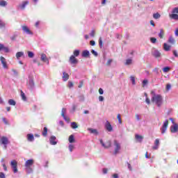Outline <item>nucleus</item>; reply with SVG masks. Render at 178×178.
Instances as JSON below:
<instances>
[{
    "label": "nucleus",
    "mask_w": 178,
    "mask_h": 178,
    "mask_svg": "<svg viewBox=\"0 0 178 178\" xmlns=\"http://www.w3.org/2000/svg\"><path fill=\"white\" fill-rule=\"evenodd\" d=\"M105 99L104 98V96H99V101L100 102H103V101Z\"/></svg>",
    "instance_id": "obj_58"
},
{
    "label": "nucleus",
    "mask_w": 178,
    "mask_h": 178,
    "mask_svg": "<svg viewBox=\"0 0 178 178\" xmlns=\"http://www.w3.org/2000/svg\"><path fill=\"white\" fill-rule=\"evenodd\" d=\"M0 141L3 145H4V149L8 148V144H10L9 139L6 136H2L0 139Z\"/></svg>",
    "instance_id": "obj_4"
},
{
    "label": "nucleus",
    "mask_w": 178,
    "mask_h": 178,
    "mask_svg": "<svg viewBox=\"0 0 178 178\" xmlns=\"http://www.w3.org/2000/svg\"><path fill=\"white\" fill-rule=\"evenodd\" d=\"M74 55L71 56L70 57L69 62L71 63V65H77L79 63V60L76 58V57L79 56L80 55V50H74L73 52Z\"/></svg>",
    "instance_id": "obj_2"
},
{
    "label": "nucleus",
    "mask_w": 178,
    "mask_h": 178,
    "mask_svg": "<svg viewBox=\"0 0 178 178\" xmlns=\"http://www.w3.org/2000/svg\"><path fill=\"white\" fill-rule=\"evenodd\" d=\"M34 165V160L33 159H29L27 160L25 163V168H31Z\"/></svg>",
    "instance_id": "obj_11"
},
{
    "label": "nucleus",
    "mask_w": 178,
    "mask_h": 178,
    "mask_svg": "<svg viewBox=\"0 0 178 178\" xmlns=\"http://www.w3.org/2000/svg\"><path fill=\"white\" fill-rule=\"evenodd\" d=\"M150 41L152 44H155L156 42V38H150Z\"/></svg>",
    "instance_id": "obj_49"
},
{
    "label": "nucleus",
    "mask_w": 178,
    "mask_h": 178,
    "mask_svg": "<svg viewBox=\"0 0 178 178\" xmlns=\"http://www.w3.org/2000/svg\"><path fill=\"white\" fill-rule=\"evenodd\" d=\"M113 178H119V175H118V174H114V175H113Z\"/></svg>",
    "instance_id": "obj_64"
},
{
    "label": "nucleus",
    "mask_w": 178,
    "mask_h": 178,
    "mask_svg": "<svg viewBox=\"0 0 178 178\" xmlns=\"http://www.w3.org/2000/svg\"><path fill=\"white\" fill-rule=\"evenodd\" d=\"M0 178H6V177H5V173H3V172H0Z\"/></svg>",
    "instance_id": "obj_61"
},
{
    "label": "nucleus",
    "mask_w": 178,
    "mask_h": 178,
    "mask_svg": "<svg viewBox=\"0 0 178 178\" xmlns=\"http://www.w3.org/2000/svg\"><path fill=\"white\" fill-rule=\"evenodd\" d=\"M49 141L51 145H56V144H58V141H56V137L54 136L50 137Z\"/></svg>",
    "instance_id": "obj_14"
},
{
    "label": "nucleus",
    "mask_w": 178,
    "mask_h": 178,
    "mask_svg": "<svg viewBox=\"0 0 178 178\" xmlns=\"http://www.w3.org/2000/svg\"><path fill=\"white\" fill-rule=\"evenodd\" d=\"M2 120L3 122V123H5L6 124H9V122H8V120H6V118H3Z\"/></svg>",
    "instance_id": "obj_56"
},
{
    "label": "nucleus",
    "mask_w": 178,
    "mask_h": 178,
    "mask_svg": "<svg viewBox=\"0 0 178 178\" xmlns=\"http://www.w3.org/2000/svg\"><path fill=\"white\" fill-rule=\"evenodd\" d=\"M26 5H29V1H24L22 4L20 6L21 9H24Z\"/></svg>",
    "instance_id": "obj_34"
},
{
    "label": "nucleus",
    "mask_w": 178,
    "mask_h": 178,
    "mask_svg": "<svg viewBox=\"0 0 178 178\" xmlns=\"http://www.w3.org/2000/svg\"><path fill=\"white\" fill-rule=\"evenodd\" d=\"M67 87H68L69 88H73V87H74L73 82H72V81H68Z\"/></svg>",
    "instance_id": "obj_44"
},
{
    "label": "nucleus",
    "mask_w": 178,
    "mask_h": 178,
    "mask_svg": "<svg viewBox=\"0 0 178 178\" xmlns=\"http://www.w3.org/2000/svg\"><path fill=\"white\" fill-rule=\"evenodd\" d=\"M131 63H133V60L129 58L126 60L125 65L129 66V65H131Z\"/></svg>",
    "instance_id": "obj_39"
},
{
    "label": "nucleus",
    "mask_w": 178,
    "mask_h": 178,
    "mask_svg": "<svg viewBox=\"0 0 178 178\" xmlns=\"http://www.w3.org/2000/svg\"><path fill=\"white\" fill-rule=\"evenodd\" d=\"M42 135L43 137H47V136H48V128H47V127L44 128Z\"/></svg>",
    "instance_id": "obj_26"
},
{
    "label": "nucleus",
    "mask_w": 178,
    "mask_h": 178,
    "mask_svg": "<svg viewBox=\"0 0 178 178\" xmlns=\"http://www.w3.org/2000/svg\"><path fill=\"white\" fill-rule=\"evenodd\" d=\"M24 55V52L18 51L16 54V58H17V59H20V58H22V56H23Z\"/></svg>",
    "instance_id": "obj_25"
},
{
    "label": "nucleus",
    "mask_w": 178,
    "mask_h": 178,
    "mask_svg": "<svg viewBox=\"0 0 178 178\" xmlns=\"http://www.w3.org/2000/svg\"><path fill=\"white\" fill-rule=\"evenodd\" d=\"M10 166L13 169V173H17V161H16V160L11 161Z\"/></svg>",
    "instance_id": "obj_7"
},
{
    "label": "nucleus",
    "mask_w": 178,
    "mask_h": 178,
    "mask_svg": "<svg viewBox=\"0 0 178 178\" xmlns=\"http://www.w3.org/2000/svg\"><path fill=\"white\" fill-rule=\"evenodd\" d=\"M99 93L100 94V95H102V94H104V90L100 88L99 89Z\"/></svg>",
    "instance_id": "obj_60"
},
{
    "label": "nucleus",
    "mask_w": 178,
    "mask_h": 178,
    "mask_svg": "<svg viewBox=\"0 0 178 178\" xmlns=\"http://www.w3.org/2000/svg\"><path fill=\"white\" fill-rule=\"evenodd\" d=\"M40 60H42V62L47 63V65H49V60H48V58H47V55L45 54H41Z\"/></svg>",
    "instance_id": "obj_10"
},
{
    "label": "nucleus",
    "mask_w": 178,
    "mask_h": 178,
    "mask_svg": "<svg viewBox=\"0 0 178 178\" xmlns=\"http://www.w3.org/2000/svg\"><path fill=\"white\" fill-rule=\"evenodd\" d=\"M90 37H95V31L92 30L90 33Z\"/></svg>",
    "instance_id": "obj_53"
},
{
    "label": "nucleus",
    "mask_w": 178,
    "mask_h": 178,
    "mask_svg": "<svg viewBox=\"0 0 178 178\" xmlns=\"http://www.w3.org/2000/svg\"><path fill=\"white\" fill-rule=\"evenodd\" d=\"M63 81H67L69 80V74L63 72Z\"/></svg>",
    "instance_id": "obj_19"
},
{
    "label": "nucleus",
    "mask_w": 178,
    "mask_h": 178,
    "mask_svg": "<svg viewBox=\"0 0 178 178\" xmlns=\"http://www.w3.org/2000/svg\"><path fill=\"white\" fill-rule=\"evenodd\" d=\"M88 130L92 134H96V136L98 134V131H97V129H94L92 128H88Z\"/></svg>",
    "instance_id": "obj_24"
},
{
    "label": "nucleus",
    "mask_w": 178,
    "mask_h": 178,
    "mask_svg": "<svg viewBox=\"0 0 178 178\" xmlns=\"http://www.w3.org/2000/svg\"><path fill=\"white\" fill-rule=\"evenodd\" d=\"M173 55H174L176 58H178L177 51L174 50V51H173Z\"/></svg>",
    "instance_id": "obj_59"
},
{
    "label": "nucleus",
    "mask_w": 178,
    "mask_h": 178,
    "mask_svg": "<svg viewBox=\"0 0 178 178\" xmlns=\"http://www.w3.org/2000/svg\"><path fill=\"white\" fill-rule=\"evenodd\" d=\"M71 127L72 129H77V127H79V125H77V123L73 122L71 123Z\"/></svg>",
    "instance_id": "obj_36"
},
{
    "label": "nucleus",
    "mask_w": 178,
    "mask_h": 178,
    "mask_svg": "<svg viewBox=\"0 0 178 178\" xmlns=\"http://www.w3.org/2000/svg\"><path fill=\"white\" fill-rule=\"evenodd\" d=\"M27 140L28 141H30L31 143L34 141V135L33 134H29L27 136Z\"/></svg>",
    "instance_id": "obj_20"
},
{
    "label": "nucleus",
    "mask_w": 178,
    "mask_h": 178,
    "mask_svg": "<svg viewBox=\"0 0 178 178\" xmlns=\"http://www.w3.org/2000/svg\"><path fill=\"white\" fill-rule=\"evenodd\" d=\"M152 94H154V96L152 97V102L156 104L159 108L163 104V98L161 95H155V92H152Z\"/></svg>",
    "instance_id": "obj_1"
},
{
    "label": "nucleus",
    "mask_w": 178,
    "mask_h": 178,
    "mask_svg": "<svg viewBox=\"0 0 178 178\" xmlns=\"http://www.w3.org/2000/svg\"><path fill=\"white\" fill-rule=\"evenodd\" d=\"M91 53L92 54V55H94L95 56H98V53L97 51H95V50L92 49L91 50Z\"/></svg>",
    "instance_id": "obj_50"
},
{
    "label": "nucleus",
    "mask_w": 178,
    "mask_h": 178,
    "mask_svg": "<svg viewBox=\"0 0 178 178\" xmlns=\"http://www.w3.org/2000/svg\"><path fill=\"white\" fill-rule=\"evenodd\" d=\"M83 84H84V81H80L79 85L78 86L79 88H81V87H83Z\"/></svg>",
    "instance_id": "obj_54"
},
{
    "label": "nucleus",
    "mask_w": 178,
    "mask_h": 178,
    "mask_svg": "<svg viewBox=\"0 0 178 178\" xmlns=\"http://www.w3.org/2000/svg\"><path fill=\"white\" fill-rule=\"evenodd\" d=\"M135 138H136V140H138V141L139 143H141L143 141V139L144 138V137H143V136H140L138 134H136L135 136Z\"/></svg>",
    "instance_id": "obj_27"
},
{
    "label": "nucleus",
    "mask_w": 178,
    "mask_h": 178,
    "mask_svg": "<svg viewBox=\"0 0 178 178\" xmlns=\"http://www.w3.org/2000/svg\"><path fill=\"white\" fill-rule=\"evenodd\" d=\"M130 80H131L133 86H136V77H134V76H131Z\"/></svg>",
    "instance_id": "obj_33"
},
{
    "label": "nucleus",
    "mask_w": 178,
    "mask_h": 178,
    "mask_svg": "<svg viewBox=\"0 0 178 178\" xmlns=\"http://www.w3.org/2000/svg\"><path fill=\"white\" fill-rule=\"evenodd\" d=\"M25 168H26V173H28L29 175H30V173H33V168H31V167H25Z\"/></svg>",
    "instance_id": "obj_30"
},
{
    "label": "nucleus",
    "mask_w": 178,
    "mask_h": 178,
    "mask_svg": "<svg viewBox=\"0 0 178 178\" xmlns=\"http://www.w3.org/2000/svg\"><path fill=\"white\" fill-rule=\"evenodd\" d=\"M170 88H172V85H170V83H168L166 85V91H169V90H170Z\"/></svg>",
    "instance_id": "obj_51"
},
{
    "label": "nucleus",
    "mask_w": 178,
    "mask_h": 178,
    "mask_svg": "<svg viewBox=\"0 0 178 178\" xmlns=\"http://www.w3.org/2000/svg\"><path fill=\"white\" fill-rule=\"evenodd\" d=\"M8 104L9 105H12L13 106H15V105H16V102L14 99H9L8 100Z\"/></svg>",
    "instance_id": "obj_31"
},
{
    "label": "nucleus",
    "mask_w": 178,
    "mask_h": 178,
    "mask_svg": "<svg viewBox=\"0 0 178 178\" xmlns=\"http://www.w3.org/2000/svg\"><path fill=\"white\" fill-rule=\"evenodd\" d=\"M66 112V108H63L61 111V116L63 118L65 122H70V119L67 118L66 115H65V113Z\"/></svg>",
    "instance_id": "obj_13"
},
{
    "label": "nucleus",
    "mask_w": 178,
    "mask_h": 178,
    "mask_svg": "<svg viewBox=\"0 0 178 178\" xmlns=\"http://www.w3.org/2000/svg\"><path fill=\"white\" fill-rule=\"evenodd\" d=\"M35 86V83H34V79H33V78H30L28 83V87L29 90H34Z\"/></svg>",
    "instance_id": "obj_9"
},
{
    "label": "nucleus",
    "mask_w": 178,
    "mask_h": 178,
    "mask_svg": "<svg viewBox=\"0 0 178 178\" xmlns=\"http://www.w3.org/2000/svg\"><path fill=\"white\" fill-rule=\"evenodd\" d=\"M153 17L154 19H159L161 17V14H159V13H154L153 14Z\"/></svg>",
    "instance_id": "obj_38"
},
{
    "label": "nucleus",
    "mask_w": 178,
    "mask_h": 178,
    "mask_svg": "<svg viewBox=\"0 0 178 178\" xmlns=\"http://www.w3.org/2000/svg\"><path fill=\"white\" fill-rule=\"evenodd\" d=\"M69 143L70 144H73V143H76V140L74 139V135H70L68 138Z\"/></svg>",
    "instance_id": "obj_23"
},
{
    "label": "nucleus",
    "mask_w": 178,
    "mask_h": 178,
    "mask_svg": "<svg viewBox=\"0 0 178 178\" xmlns=\"http://www.w3.org/2000/svg\"><path fill=\"white\" fill-rule=\"evenodd\" d=\"M22 31H24V33H26V34H29L31 35H33V32H31V31H30V29H29V27H27V26H22Z\"/></svg>",
    "instance_id": "obj_12"
},
{
    "label": "nucleus",
    "mask_w": 178,
    "mask_h": 178,
    "mask_svg": "<svg viewBox=\"0 0 178 178\" xmlns=\"http://www.w3.org/2000/svg\"><path fill=\"white\" fill-rule=\"evenodd\" d=\"M0 60L3 65V67L4 69H8V65L6 64V59L3 58V56H1Z\"/></svg>",
    "instance_id": "obj_16"
},
{
    "label": "nucleus",
    "mask_w": 178,
    "mask_h": 178,
    "mask_svg": "<svg viewBox=\"0 0 178 178\" xmlns=\"http://www.w3.org/2000/svg\"><path fill=\"white\" fill-rule=\"evenodd\" d=\"M16 38H17V34H14L10 37L11 41H16Z\"/></svg>",
    "instance_id": "obj_40"
},
{
    "label": "nucleus",
    "mask_w": 178,
    "mask_h": 178,
    "mask_svg": "<svg viewBox=\"0 0 178 178\" xmlns=\"http://www.w3.org/2000/svg\"><path fill=\"white\" fill-rule=\"evenodd\" d=\"M168 42L169 44H171L172 45H174V44H175L176 40H175V38H173V36H170L168 40Z\"/></svg>",
    "instance_id": "obj_22"
},
{
    "label": "nucleus",
    "mask_w": 178,
    "mask_h": 178,
    "mask_svg": "<svg viewBox=\"0 0 178 178\" xmlns=\"http://www.w3.org/2000/svg\"><path fill=\"white\" fill-rule=\"evenodd\" d=\"M152 54L153 56H154V58H160L161 56V52H159V51L157 49L153 50Z\"/></svg>",
    "instance_id": "obj_17"
},
{
    "label": "nucleus",
    "mask_w": 178,
    "mask_h": 178,
    "mask_svg": "<svg viewBox=\"0 0 178 178\" xmlns=\"http://www.w3.org/2000/svg\"><path fill=\"white\" fill-rule=\"evenodd\" d=\"M172 13H178V7H176L172 10Z\"/></svg>",
    "instance_id": "obj_57"
},
{
    "label": "nucleus",
    "mask_w": 178,
    "mask_h": 178,
    "mask_svg": "<svg viewBox=\"0 0 178 178\" xmlns=\"http://www.w3.org/2000/svg\"><path fill=\"white\" fill-rule=\"evenodd\" d=\"M114 152L113 155H118V154H120V149H122V145L117 140H114Z\"/></svg>",
    "instance_id": "obj_3"
},
{
    "label": "nucleus",
    "mask_w": 178,
    "mask_h": 178,
    "mask_svg": "<svg viewBox=\"0 0 178 178\" xmlns=\"http://www.w3.org/2000/svg\"><path fill=\"white\" fill-rule=\"evenodd\" d=\"M6 5H8V2H6V1H0V6H6Z\"/></svg>",
    "instance_id": "obj_37"
},
{
    "label": "nucleus",
    "mask_w": 178,
    "mask_h": 178,
    "mask_svg": "<svg viewBox=\"0 0 178 178\" xmlns=\"http://www.w3.org/2000/svg\"><path fill=\"white\" fill-rule=\"evenodd\" d=\"M153 72L156 73V74H159V68L156 67L153 70Z\"/></svg>",
    "instance_id": "obj_48"
},
{
    "label": "nucleus",
    "mask_w": 178,
    "mask_h": 178,
    "mask_svg": "<svg viewBox=\"0 0 178 178\" xmlns=\"http://www.w3.org/2000/svg\"><path fill=\"white\" fill-rule=\"evenodd\" d=\"M81 56L83 58H90V51L88 50H84L82 51Z\"/></svg>",
    "instance_id": "obj_18"
},
{
    "label": "nucleus",
    "mask_w": 178,
    "mask_h": 178,
    "mask_svg": "<svg viewBox=\"0 0 178 178\" xmlns=\"http://www.w3.org/2000/svg\"><path fill=\"white\" fill-rule=\"evenodd\" d=\"M68 148L70 152H73V149H74V145L70 144L69 145Z\"/></svg>",
    "instance_id": "obj_42"
},
{
    "label": "nucleus",
    "mask_w": 178,
    "mask_h": 178,
    "mask_svg": "<svg viewBox=\"0 0 178 178\" xmlns=\"http://www.w3.org/2000/svg\"><path fill=\"white\" fill-rule=\"evenodd\" d=\"M112 62H113V59H109L106 63V66H111Z\"/></svg>",
    "instance_id": "obj_47"
},
{
    "label": "nucleus",
    "mask_w": 178,
    "mask_h": 178,
    "mask_svg": "<svg viewBox=\"0 0 178 178\" xmlns=\"http://www.w3.org/2000/svg\"><path fill=\"white\" fill-rule=\"evenodd\" d=\"M170 120H171L172 124H173L170 127L171 133H177V131H178V124L175 123V122H173V118H170Z\"/></svg>",
    "instance_id": "obj_5"
},
{
    "label": "nucleus",
    "mask_w": 178,
    "mask_h": 178,
    "mask_svg": "<svg viewBox=\"0 0 178 178\" xmlns=\"http://www.w3.org/2000/svg\"><path fill=\"white\" fill-rule=\"evenodd\" d=\"M21 97L22 99H23L24 101H27V97H26V94H24L23 90H21Z\"/></svg>",
    "instance_id": "obj_29"
},
{
    "label": "nucleus",
    "mask_w": 178,
    "mask_h": 178,
    "mask_svg": "<svg viewBox=\"0 0 178 178\" xmlns=\"http://www.w3.org/2000/svg\"><path fill=\"white\" fill-rule=\"evenodd\" d=\"M3 50H4L5 52L8 53L9 52V48L4 47V48L3 49Z\"/></svg>",
    "instance_id": "obj_63"
},
{
    "label": "nucleus",
    "mask_w": 178,
    "mask_h": 178,
    "mask_svg": "<svg viewBox=\"0 0 178 178\" xmlns=\"http://www.w3.org/2000/svg\"><path fill=\"white\" fill-rule=\"evenodd\" d=\"M170 17L171 19H174V20H178V15L177 14H170Z\"/></svg>",
    "instance_id": "obj_28"
},
{
    "label": "nucleus",
    "mask_w": 178,
    "mask_h": 178,
    "mask_svg": "<svg viewBox=\"0 0 178 178\" xmlns=\"http://www.w3.org/2000/svg\"><path fill=\"white\" fill-rule=\"evenodd\" d=\"M5 26H6V24L5 22H2V20H0V29L5 28Z\"/></svg>",
    "instance_id": "obj_41"
},
{
    "label": "nucleus",
    "mask_w": 178,
    "mask_h": 178,
    "mask_svg": "<svg viewBox=\"0 0 178 178\" xmlns=\"http://www.w3.org/2000/svg\"><path fill=\"white\" fill-rule=\"evenodd\" d=\"M165 33L163 32V29H161L160 30V33H159V38H163V35H164Z\"/></svg>",
    "instance_id": "obj_35"
},
{
    "label": "nucleus",
    "mask_w": 178,
    "mask_h": 178,
    "mask_svg": "<svg viewBox=\"0 0 178 178\" xmlns=\"http://www.w3.org/2000/svg\"><path fill=\"white\" fill-rule=\"evenodd\" d=\"M163 72L164 73H168L169 72H170V67H165L163 68Z\"/></svg>",
    "instance_id": "obj_32"
},
{
    "label": "nucleus",
    "mask_w": 178,
    "mask_h": 178,
    "mask_svg": "<svg viewBox=\"0 0 178 178\" xmlns=\"http://www.w3.org/2000/svg\"><path fill=\"white\" fill-rule=\"evenodd\" d=\"M168 126H169V120H166L161 128V134H165V133H166V130H168Z\"/></svg>",
    "instance_id": "obj_6"
},
{
    "label": "nucleus",
    "mask_w": 178,
    "mask_h": 178,
    "mask_svg": "<svg viewBox=\"0 0 178 178\" xmlns=\"http://www.w3.org/2000/svg\"><path fill=\"white\" fill-rule=\"evenodd\" d=\"M100 144L104 147V148H111L112 147V142L111 140H108L106 142V145L104 143V140L102 139L100 140Z\"/></svg>",
    "instance_id": "obj_8"
},
{
    "label": "nucleus",
    "mask_w": 178,
    "mask_h": 178,
    "mask_svg": "<svg viewBox=\"0 0 178 178\" xmlns=\"http://www.w3.org/2000/svg\"><path fill=\"white\" fill-rule=\"evenodd\" d=\"M154 144L156 146L159 145V139H156Z\"/></svg>",
    "instance_id": "obj_62"
},
{
    "label": "nucleus",
    "mask_w": 178,
    "mask_h": 178,
    "mask_svg": "<svg viewBox=\"0 0 178 178\" xmlns=\"http://www.w3.org/2000/svg\"><path fill=\"white\" fill-rule=\"evenodd\" d=\"M99 45L100 48H102V38H99Z\"/></svg>",
    "instance_id": "obj_52"
},
{
    "label": "nucleus",
    "mask_w": 178,
    "mask_h": 178,
    "mask_svg": "<svg viewBox=\"0 0 178 178\" xmlns=\"http://www.w3.org/2000/svg\"><path fill=\"white\" fill-rule=\"evenodd\" d=\"M145 84H148V80H147V79L143 80V87H145Z\"/></svg>",
    "instance_id": "obj_55"
},
{
    "label": "nucleus",
    "mask_w": 178,
    "mask_h": 178,
    "mask_svg": "<svg viewBox=\"0 0 178 178\" xmlns=\"http://www.w3.org/2000/svg\"><path fill=\"white\" fill-rule=\"evenodd\" d=\"M79 101H80V102H83V101H84V99H85V98H84V95H80L79 97Z\"/></svg>",
    "instance_id": "obj_45"
},
{
    "label": "nucleus",
    "mask_w": 178,
    "mask_h": 178,
    "mask_svg": "<svg viewBox=\"0 0 178 178\" xmlns=\"http://www.w3.org/2000/svg\"><path fill=\"white\" fill-rule=\"evenodd\" d=\"M105 128L108 131H113V128L112 127V125L111 124V123L108 121H106V124H105Z\"/></svg>",
    "instance_id": "obj_15"
},
{
    "label": "nucleus",
    "mask_w": 178,
    "mask_h": 178,
    "mask_svg": "<svg viewBox=\"0 0 178 178\" xmlns=\"http://www.w3.org/2000/svg\"><path fill=\"white\" fill-rule=\"evenodd\" d=\"M29 58H34V53L33 51H28Z\"/></svg>",
    "instance_id": "obj_43"
},
{
    "label": "nucleus",
    "mask_w": 178,
    "mask_h": 178,
    "mask_svg": "<svg viewBox=\"0 0 178 178\" xmlns=\"http://www.w3.org/2000/svg\"><path fill=\"white\" fill-rule=\"evenodd\" d=\"M117 118L120 124H122V118H120V114H118Z\"/></svg>",
    "instance_id": "obj_46"
},
{
    "label": "nucleus",
    "mask_w": 178,
    "mask_h": 178,
    "mask_svg": "<svg viewBox=\"0 0 178 178\" xmlns=\"http://www.w3.org/2000/svg\"><path fill=\"white\" fill-rule=\"evenodd\" d=\"M170 48H172V46L168 44L167 43L163 44L164 51H166L168 52V51H170Z\"/></svg>",
    "instance_id": "obj_21"
}]
</instances>
